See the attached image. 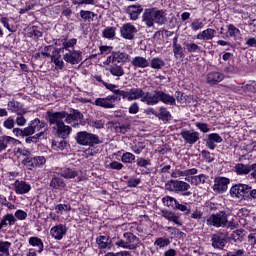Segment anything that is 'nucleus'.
<instances>
[{
	"label": "nucleus",
	"instance_id": "f257e3e1",
	"mask_svg": "<svg viewBox=\"0 0 256 256\" xmlns=\"http://www.w3.org/2000/svg\"><path fill=\"white\" fill-rule=\"evenodd\" d=\"M46 119L50 125H56V128L60 125H63L64 119L66 123H68V125H71L74 128H79L80 125L85 126V121H83V115L79 111H74L72 114H67V112L65 111H48L46 114Z\"/></svg>",
	"mask_w": 256,
	"mask_h": 256
},
{
	"label": "nucleus",
	"instance_id": "f03ea898",
	"mask_svg": "<svg viewBox=\"0 0 256 256\" xmlns=\"http://www.w3.org/2000/svg\"><path fill=\"white\" fill-rule=\"evenodd\" d=\"M122 95L123 101H137L141 100L146 105H157L159 103V90L154 92H145L141 88H131L127 91H118Z\"/></svg>",
	"mask_w": 256,
	"mask_h": 256
},
{
	"label": "nucleus",
	"instance_id": "7ed1b4c3",
	"mask_svg": "<svg viewBox=\"0 0 256 256\" xmlns=\"http://www.w3.org/2000/svg\"><path fill=\"white\" fill-rule=\"evenodd\" d=\"M143 22L147 27L157 25H165L167 23V14L163 10L146 9L143 13Z\"/></svg>",
	"mask_w": 256,
	"mask_h": 256
},
{
	"label": "nucleus",
	"instance_id": "20e7f679",
	"mask_svg": "<svg viewBox=\"0 0 256 256\" xmlns=\"http://www.w3.org/2000/svg\"><path fill=\"white\" fill-rule=\"evenodd\" d=\"M76 143L83 147H93L94 145L101 144V139L96 134L87 131H81L76 134Z\"/></svg>",
	"mask_w": 256,
	"mask_h": 256
},
{
	"label": "nucleus",
	"instance_id": "39448f33",
	"mask_svg": "<svg viewBox=\"0 0 256 256\" xmlns=\"http://www.w3.org/2000/svg\"><path fill=\"white\" fill-rule=\"evenodd\" d=\"M165 189L171 193H183L184 197L191 195V185L185 181L170 180L165 184Z\"/></svg>",
	"mask_w": 256,
	"mask_h": 256
},
{
	"label": "nucleus",
	"instance_id": "423d86ee",
	"mask_svg": "<svg viewBox=\"0 0 256 256\" xmlns=\"http://www.w3.org/2000/svg\"><path fill=\"white\" fill-rule=\"evenodd\" d=\"M206 223L211 227H231L232 229L235 228V224H233V222H229V220L227 219V213H225L224 211L212 214L206 220Z\"/></svg>",
	"mask_w": 256,
	"mask_h": 256
},
{
	"label": "nucleus",
	"instance_id": "0eeeda50",
	"mask_svg": "<svg viewBox=\"0 0 256 256\" xmlns=\"http://www.w3.org/2000/svg\"><path fill=\"white\" fill-rule=\"evenodd\" d=\"M136 241H139V238L131 232H126L123 234L122 239H118L115 242L116 247H121V249H129L130 251H135L137 249Z\"/></svg>",
	"mask_w": 256,
	"mask_h": 256
},
{
	"label": "nucleus",
	"instance_id": "6e6552de",
	"mask_svg": "<svg viewBox=\"0 0 256 256\" xmlns=\"http://www.w3.org/2000/svg\"><path fill=\"white\" fill-rule=\"evenodd\" d=\"M230 195L234 199H249V185L236 184L231 187Z\"/></svg>",
	"mask_w": 256,
	"mask_h": 256
},
{
	"label": "nucleus",
	"instance_id": "1a4fd4ad",
	"mask_svg": "<svg viewBox=\"0 0 256 256\" xmlns=\"http://www.w3.org/2000/svg\"><path fill=\"white\" fill-rule=\"evenodd\" d=\"M62 53L63 60L70 65H79L83 61V52L81 50H70Z\"/></svg>",
	"mask_w": 256,
	"mask_h": 256
},
{
	"label": "nucleus",
	"instance_id": "9d476101",
	"mask_svg": "<svg viewBox=\"0 0 256 256\" xmlns=\"http://www.w3.org/2000/svg\"><path fill=\"white\" fill-rule=\"evenodd\" d=\"M115 103H117V96L108 95L104 98H97L93 105L96 107H102V109H115Z\"/></svg>",
	"mask_w": 256,
	"mask_h": 256
},
{
	"label": "nucleus",
	"instance_id": "9b49d317",
	"mask_svg": "<svg viewBox=\"0 0 256 256\" xmlns=\"http://www.w3.org/2000/svg\"><path fill=\"white\" fill-rule=\"evenodd\" d=\"M47 124L44 121H41L39 118H36L30 121L29 125L25 128V132L28 135H33L35 131H46Z\"/></svg>",
	"mask_w": 256,
	"mask_h": 256
},
{
	"label": "nucleus",
	"instance_id": "f8f14e48",
	"mask_svg": "<svg viewBox=\"0 0 256 256\" xmlns=\"http://www.w3.org/2000/svg\"><path fill=\"white\" fill-rule=\"evenodd\" d=\"M135 33H137V27L131 23L123 24L120 29V35L123 39H128L129 41L135 39Z\"/></svg>",
	"mask_w": 256,
	"mask_h": 256
},
{
	"label": "nucleus",
	"instance_id": "ddd939ff",
	"mask_svg": "<svg viewBox=\"0 0 256 256\" xmlns=\"http://www.w3.org/2000/svg\"><path fill=\"white\" fill-rule=\"evenodd\" d=\"M180 135L188 145H195V143H197V141L200 139L199 132L191 130H182Z\"/></svg>",
	"mask_w": 256,
	"mask_h": 256
},
{
	"label": "nucleus",
	"instance_id": "4468645a",
	"mask_svg": "<svg viewBox=\"0 0 256 256\" xmlns=\"http://www.w3.org/2000/svg\"><path fill=\"white\" fill-rule=\"evenodd\" d=\"M50 235L56 241H61L67 235V226L65 224H58L51 228Z\"/></svg>",
	"mask_w": 256,
	"mask_h": 256
},
{
	"label": "nucleus",
	"instance_id": "2eb2a0df",
	"mask_svg": "<svg viewBox=\"0 0 256 256\" xmlns=\"http://www.w3.org/2000/svg\"><path fill=\"white\" fill-rule=\"evenodd\" d=\"M21 141L7 135L0 136V153L6 151L8 147H12V145H19Z\"/></svg>",
	"mask_w": 256,
	"mask_h": 256
},
{
	"label": "nucleus",
	"instance_id": "dca6fc26",
	"mask_svg": "<svg viewBox=\"0 0 256 256\" xmlns=\"http://www.w3.org/2000/svg\"><path fill=\"white\" fill-rule=\"evenodd\" d=\"M223 79H225V74L219 71H212L206 75V83L211 86L219 85Z\"/></svg>",
	"mask_w": 256,
	"mask_h": 256
},
{
	"label": "nucleus",
	"instance_id": "f3484780",
	"mask_svg": "<svg viewBox=\"0 0 256 256\" xmlns=\"http://www.w3.org/2000/svg\"><path fill=\"white\" fill-rule=\"evenodd\" d=\"M223 143V137L219 135L218 133H210L208 134L207 140H206V147L210 149L211 151H215L217 148V144Z\"/></svg>",
	"mask_w": 256,
	"mask_h": 256
},
{
	"label": "nucleus",
	"instance_id": "a211bd4d",
	"mask_svg": "<svg viewBox=\"0 0 256 256\" xmlns=\"http://www.w3.org/2000/svg\"><path fill=\"white\" fill-rule=\"evenodd\" d=\"M211 241L214 249H223L227 245V235L223 233L213 234Z\"/></svg>",
	"mask_w": 256,
	"mask_h": 256
},
{
	"label": "nucleus",
	"instance_id": "6ab92c4d",
	"mask_svg": "<svg viewBox=\"0 0 256 256\" xmlns=\"http://www.w3.org/2000/svg\"><path fill=\"white\" fill-rule=\"evenodd\" d=\"M230 183L229 178L219 177L215 179L213 185V191L216 193H225L227 191V185Z\"/></svg>",
	"mask_w": 256,
	"mask_h": 256
},
{
	"label": "nucleus",
	"instance_id": "aec40b11",
	"mask_svg": "<svg viewBox=\"0 0 256 256\" xmlns=\"http://www.w3.org/2000/svg\"><path fill=\"white\" fill-rule=\"evenodd\" d=\"M14 189L17 195H26L31 191V184L23 181V180H16L14 182Z\"/></svg>",
	"mask_w": 256,
	"mask_h": 256
},
{
	"label": "nucleus",
	"instance_id": "412c9836",
	"mask_svg": "<svg viewBox=\"0 0 256 256\" xmlns=\"http://www.w3.org/2000/svg\"><path fill=\"white\" fill-rule=\"evenodd\" d=\"M254 169H256V163L252 165L238 163L234 166V171L237 175H249L250 171H253Z\"/></svg>",
	"mask_w": 256,
	"mask_h": 256
},
{
	"label": "nucleus",
	"instance_id": "4be33fe9",
	"mask_svg": "<svg viewBox=\"0 0 256 256\" xmlns=\"http://www.w3.org/2000/svg\"><path fill=\"white\" fill-rule=\"evenodd\" d=\"M197 173H199V170L197 168H191L184 171L176 169L172 171L171 177H173L174 179H177L179 177H185V179H189L190 175H197Z\"/></svg>",
	"mask_w": 256,
	"mask_h": 256
},
{
	"label": "nucleus",
	"instance_id": "5701e85b",
	"mask_svg": "<svg viewBox=\"0 0 256 256\" xmlns=\"http://www.w3.org/2000/svg\"><path fill=\"white\" fill-rule=\"evenodd\" d=\"M208 177L205 174H195L190 175L188 178H185V181H188V183L194 185L195 187L199 185H205V182L207 181Z\"/></svg>",
	"mask_w": 256,
	"mask_h": 256
},
{
	"label": "nucleus",
	"instance_id": "b1692460",
	"mask_svg": "<svg viewBox=\"0 0 256 256\" xmlns=\"http://www.w3.org/2000/svg\"><path fill=\"white\" fill-rule=\"evenodd\" d=\"M75 45H77V38L62 39V47L59 49L60 53H66L68 51L75 50Z\"/></svg>",
	"mask_w": 256,
	"mask_h": 256
},
{
	"label": "nucleus",
	"instance_id": "393cba45",
	"mask_svg": "<svg viewBox=\"0 0 256 256\" xmlns=\"http://www.w3.org/2000/svg\"><path fill=\"white\" fill-rule=\"evenodd\" d=\"M217 31L212 28H207L196 35V39L200 41H212L215 38Z\"/></svg>",
	"mask_w": 256,
	"mask_h": 256
},
{
	"label": "nucleus",
	"instance_id": "a878e982",
	"mask_svg": "<svg viewBox=\"0 0 256 256\" xmlns=\"http://www.w3.org/2000/svg\"><path fill=\"white\" fill-rule=\"evenodd\" d=\"M235 91L238 93H255L256 92V82L249 81L247 83H243L241 86H237Z\"/></svg>",
	"mask_w": 256,
	"mask_h": 256
},
{
	"label": "nucleus",
	"instance_id": "bb28decb",
	"mask_svg": "<svg viewBox=\"0 0 256 256\" xmlns=\"http://www.w3.org/2000/svg\"><path fill=\"white\" fill-rule=\"evenodd\" d=\"M132 67H138V69H147L149 67V60L143 56H136L130 61Z\"/></svg>",
	"mask_w": 256,
	"mask_h": 256
},
{
	"label": "nucleus",
	"instance_id": "cd10ccee",
	"mask_svg": "<svg viewBox=\"0 0 256 256\" xmlns=\"http://www.w3.org/2000/svg\"><path fill=\"white\" fill-rule=\"evenodd\" d=\"M127 13L130 15V19L132 21H137L139 19V15L143 13V6L142 5H131L127 8Z\"/></svg>",
	"mask_w": 256,
	"mask_h": 256
},
{
	"label": "nucleus",
	"instance_id": "c85d7f7f",
	"mask_svg": "<svg viewBox=\"0 0 256 256\" xmlns=\"http://www.w3.org/2000/svg\"><path fill=\"white\" fill-rule=\"evenodd\" d=\"M51 61H52V63H54L56 69H60V71H62V69H64L65 62L63 61V58H61V52L60 51L56 50L52 54Z\"/></svg>",
	"mask_w": 256,
	"mask_h": 256
},
{
	"label": "nucleus",
	"instance_id": "c756f323",
	"mask_svg": "<svg viewBox=\"0 0 256 256\" xmlns=\"http://www.w3.org/2000/svg\"><path fill=\"white\" fill-rule=\"evenodd\" d=\"M58 137L61 139H67L69 135H71L72 128L70 126L65 125V122L60 126L56 127Z\"/></svg>",
	"mask_w": 256,
	"mask_h": 256
},
{
	"label": "nucleus",
	"instance_id": "7c9ffc66",
	"mask_svg": "<svg viewBox=\"0 0 256 256\" xmlns=\"http://www.w3.org/2000/svg\"><path fill=\"white\" fill-rule=\"evenodd\" d=\"M17 219L13 214H6L3 216V218L0 221V231L1 229H4V227H7V225H15Z\"/></svg>",
	"mask_w": 256,
	"mask_h": 256
},
{
	"label": "nucleus",
	"instance_id": "2f4dec72",
	"mask_svg": "<svg viewBox=\"0 0 256 256\" xmlns=\"http://www.w3.org/2000/svg\"><path fill=\"white\" fill-rule=\"evenodd\" d=\"M8 109L12 111V113H16V115H25V109H23L21 104L17 101L8 102Z\"/></svg>",
	"mask_w": 256,
	"mask_h": 256
},
{
	"label": "nucleus",
	"instance_id": "473e14b6",
	"mask_svg": "<svg viewBox=\"0 0 256 256\" xmlns=\"http://www.w3.org/2000/svg\"><path fill=\"white\" fill-rule=\"evenodd\" d=\"M50 187L52 189H56L57 191H63L65 189L66 184L65 181L59 177H53L50 181Z\"/></svg>",
	"mask_w": 256,
	"mask_h": 256
},
{
	"label": "nucleus",
	"instance_id": "72a5a7b5",
	"mask_svg": "<svg viewBox=\"0 0 256 256\" xmlns=\"http://www.w3.org/2000/svg\"><path fill=\"white\" fill-rule=\"evenodd\" d=\"M29 245H31V247H37L38 253H43V249L45 247V245L43 244V240H41V238L39 237H30L28 240Z\"/></svg>",
	"mask_w": 256,
	"mask_h": 256
},
{
	"label": "nucleus",
	"instance_id": "f704fd0d",
	"mask_svg": "<svg viewBox=\"0 0 256 256\" xmlns=\"http://www.w3.org/2000/svg\"><path fill=\"white\" fill-rule=\"evenodd\" d=\"M61 177H64V179H75L76 177H79V171L71 168H64L60 172Z\"/></svg>",
	"mask_w": 256,
	"mask_h": 256
},
{
	"label": "nucleus",
	"instance_id": "c9c22d12",
	"mask_svg": "<svg viewBox=\"0 0 256 256\" xmlns=\"http://www.w3.org/2000/svg\"><path fill=\"white\" fill-rule=\"evenodd\" d=\"M159 101L165 105H175V97L159 90Z\"/></svg>",
	"mask_w": 256,
	"mask_h": 256
},
{
	"label": "nucleus",
	"instance_id": "e433bc0d",
	"mask_svg": "<svg viewBox=\"0 0 256 256\" xmlns=\"http://www.w3.org/2000/svg\"><path fill=\"white\" fill-rule=\"evenodd\" d=\"M114 59L116 63H129L131 56L125 52H114Z\"/></svg>",
	"mask_w": 256,
	"mask_h": 256
},
{
	"label": "nucleus",
	"instance_id": "4c0bfd02",
	"mask_svg": "<svg viewBox=\"0 0 256 256\" xmlns=\"http://www.w3.org/2000/svg\"><path fill=\"white\" fill-rule=\"evenodd\" d=\"M173 53L176 59H181L183 57V47H181V44H178V38H173Z\"/></svg>",
	"mask_w": 256,
	"mask_h": 256
},
{
	"label": "nucleus",
	"instance_id": "58836bf2",
	"mask_svg": "<svg viewBox=\"0 0 256 256\" xmlns=\"http://www.w3.org/2000/svg\"><path fill=\"white\" fill-rule=\"evenodd\" d=\"M28 37H32L33 39H39V37H43V32L41 31V27L32 26L28 28Z\"/></svg>",
	"mask_w": 256,
	"mask_h": 256
},
{
	"label": "nucleus",
	"instance_id": "ea45409f",
	"mask_svg": "<svg viewBox=\"0 0 256 256\" xmlns=\"http://www.w3.org/2000/svg\"><path fill=\"white\" fill-rule=\"evenodd\" d=\"M151 69H163L165 67V61L162 58L154 57L149 62Z\"/></svg>",
	"mask_w": 256,
	"mask_h": 256
},
{
	"label": "nucleus",
	"instance_id": "a19ab883",
	"mask_svg": "<svg viewBox=\"0 0 256 256\" xmlns=\"http://www.w3.org/2000/svg\"><path fill=\"white\" fill-rule=\"evenodd\" d=\"M109 71L113 77L119 78V77H123V75H125V69L121 65L111 66Z\"/></svg>",
	"mask_w": 256,
	"mask_h": 256
},
{
	"label": "nucleus",
	"instance_id": "79ce46f5",
	"mask_svg": "<svg viewBox=\"0 0 256 256\" xmlns=\"http://www.w3.org/2000/svg\"><path fill=\"white\" fill-rule=\"evenodd\" d=\"M227 33L228 37H232L233 39H237V37H241V30L239 28L235 27L233 24H229L227 26Z\"/></svg>",
	"mask_w": 256,
	"mask_h": 256
},
{
	"label": "nucleus",
	"instance_id": "37998d69",
	"mask_svg": "<svg viewBox=\"0 0 256 256\" xmlns=\"http://www.w3.org/2000/svg\"><path fill=\"white\" fill-rule=\"evenodd\" d=\"M162 217H164V219H167V221H172V223H175L176 225H180L179 216L175 215V213L173 212L163 211Z\"/></svg>",
	"mask_w": 256,
	"mask_h": 256
},
{
	"label": "nucleus",
	"instance_id": "c03bdc74",
	"mask_svg": "<svg viewBox=\"0 0 256 256\" xmlns=\"http://www.w3.org/2000/svg\"><path fill=\"white\" fill-rule=\"evenodd\" d=\"M22 165L26 167V169H29L30 171H33L35 169V158L33 157H27V158H22L21 160Z\"/></svg>",
	"mask_w": 256,
	"mask_h": 256
},
{
	"label": "nucleus",
	"instance_id": "a18cd8bd",
	"mask_svg": "<svg viewBox=\"0 0 256 256\" xmlns=\"http://www.w3.org/2000/svg\"><path fill=\"white\" fill-rule=\"evenodd\" d=\"M130 149L135 153V155H141V153H143V149H145V144H143V142H134L131 144Z\"/></svg>",
	"mask_w": 256,
	"mask_h": 256
},
{
	"label": "nucleus",
	"instance_id": "49530a36",
	"mask_svg": "<svg viewBox=\"0 0 256 256\" xmlns=\"http://www.w3.org/2000/svg\"><path fill=\"white\" fill-rule=\"evenodd\" d=\"M116 31H117V29L115 27H106L102 31V35H103L104 39H113L116 35Z\"/></svg>",
	"mask_w": 256,
	"mask_h": 256
},
{
	"label": "nucleus",
	"instance_id": "de8ad7c7",
	"mask_svg": "<svg viewBox=\"0 0 256 256\" xmlns=\"http://www.w3.org/2000/svg\"><path fill=\"white\" fill-rule=\"evenodd\" d=\"M162 202L165 207H172V209H175L178 201L174 197L165 196L164 198H162Z\"/></svg>",
	"mask_w": 256,
	"mask_h": 256
},
{
	"label": "nucleus",
	"instance_id": "09e8293b",
	"mask_svg": "<svg viewBox=\"0 0 256 256\" xmlns=\"http://www.w3.org/2000/svg\"><path fill=\"white\" fill-rule=\"evenodd\" d=\"M52 149L54 151H65L67 149V142L65 140L53 141Z\"/></svg>",
	"mask_w": 256,
	"mask_h": 256
},
{
	"label": "nucleus",
	"instance_id": "8fccbe9b",
	"mask_svg": "<svg viewBox=\"0 0 256 256\" xmlns=\"http://www.w3.org/2000/svg\"><path fill=\"white\" fill-rule=\"evenodd\" d=\"M205 27V23L202 22L201 19H194L191 24H190V28L192 31H201V29H204Z\"/></svg>",
	"mask_w": 256,
	"mask_h": 256
},
{
	"label": "nucleus",
	"instance_id": "3c124183",
	"mask_svg": "<svg viewBox=\"0 0 256 256\" xmlns=\"http://www.w3.org/2000/svg\"><path fill=\"white\" fill-rule=\"evenodd\" d=\"M171 244V240H169V238H157L154 242V245H156V247H159V249H163V247H168V245Z\"/></svg>",
	"mask_w": 256,
	"mask_h": 256
},
{
	"label": "nucleus",
	"instance_id": "603ef678",
	"mask_svg": "<svg viewBox=\"0 0 256 256\" xmlns=\"http://www.w3.org/2000/svg\"><path fill=\"white\" fill-rule=\"evenodd\" d=\"M9 249H11V242L0 240V253H3L5 256H9Z\"/></svg>",
	"mask_w": 256,
	"mask_h": 256
},
{
	"label": "nucleus",
	"instance_id": "864d4df0",
	"mask_svg": "<svg viewBox=\"0 0 256 256\" xmlns=\"http://www.w3.org/2000/svg\"><path fill=\"white\" fill-rule=\"evenodd\" d=\"M96 243H97L99 249H107V245H109V237L99 236L96 239Z\"/></svg>",
	"mask_w": 256,
	"mask_h": 256
},
{
	"label": "nucleus",
	"instance_id": "5fc2aeb1",
	"mask_svg": "<svg viewBox=\"0 0 256 256\" xmlns=\"http://www.w3.org/2000/svg\"><path fill=\"white\" fill-rule=\"evenodd\" d=\"M156 117L165 121L171 117V114L167 111V108L159 107V113H156Z\"/></svg>",
	"mask_w": 256,
	"mask_h": 256
},
{
	"label": "nucleus",
	"instance_id": "6e6d98bb",
	"mask_svg": "<svg viewBox=\"0 0 256 256\" xmlns=\"http://www.w3.org/2000/svg\"><path fill=\"white\" fill-rule=\"evenodd\" d=\"M185 49L188 53H199L201 51V47L195 43H186Z\"/></svg>",
	"mask_w": 256,
	"mask_h": 256
},
{
	"label": "nucleus",
	"instance_id": "4d7b16f0",
	"mask_svg": "<svg viewBox=\"0 0 256 256\" xmlns=\"http://www.w3.org/2000/svg\"><path fill=\"white\" fill-rule=\"evenodd\" d=\"M195 127H197L201 133H210L211 131V126L207 123L196 122Z\"/></svg>",
	"mask_w": 256,
	"mask_h": 256
},
{
	"label": "nucleus",
	"instance_id": "13d9d810",
	"mask_svg": "<svg viewBox=\"0 0 256 256\" xmlns=\"http://www.w3.org/2000/svg\"><path fill=\"white\" fill-rule=\"evenodd\" d=\"M80 17L84 19V21H93V17H95V13L87 10H81Z\"/></svg>",
	"mask_w": 256,
	"mask_h": 256
},
{
	"label": "nucleus",
	"instance_id": "bf43d9fd",
	"mask_svg": "<svg viewBox=\"0 0 256 256\" xmlns=\"http://www.w3.org/2000/svg\"><path fill=\"white\" fill-rule=\"evenodd\" d=\"M122 163H132L135 161V154L131 152H125L121 157Z\"/></svg>",
	"mask_w": 256,
	"mask_h": 256
},
{
	"label": "nucleus",
	"instance_id": "052dcab7",
	"mask_svg": "<svg viewBox=\"0 0 256 256\" xmlns=\"http://www.w3.org/2000/svg\"><path fill=\"white\" fill-rule=\"evenodd\" d=\"M88 124L94 129H103L105 127V121L103 120H90Z\"/></svg>",
	"mask_w": 256,
	"mask_h": 256
},
{
	"label": "nucleus",
	"instance_id": "680f3d73",
	"mask_svg": "<svg viewBox=\"0 0 256 256\" xmlns=\"http://www.w3.org/2000/svg\"><path fill=\"white\" fill-rule=\"evenodd\" d=\"M55 211L58 215H63V211H71V206L67 204H57L55 206Z\"/></svg>",
	"mask_w": 256,
	"mask_h": 256
},
{
	"label": "nucleus",
	"instance_id": "e2e57ef3",
	"mask_svg": "<svg viewBox=\"0 0 256 256\" xmlns=\"http://www.w3.org/2000/svg\"><path fill=\"white\" fill-rule=\"evenodd\" d=\"M104 87H106L109 91H112L113 93H115V95H119V97H123V95H121L119 93V91H126V90H121V89H117V85L115 84H109L107 82H105Z\"/></svg>",
	"mask_w": 256,
	"mask_h": 256
},
{
	"label": "nucleus",
	"instance_id": "0e129e2a",
	"mask_svg": "<svg viewBox=\"0 0 256 256\" xmlns=\"http://www.w3.org/2000/svg\"><path fill=\"white\" fill-rule=\"evenodd\" d=\"M47 163V159L44 156H36L34 157V165L35 167H43Z\"/></svg>",
	"mask_w": 256,
	"mask_h": 256
},
{
	"label": "nucleus",
	"instance_id": "69168bd1",
	"mask_svg": "<svg viewBox=\"0 0 256 256\" xmlns=\"http://www.w3.org/2000/svg\"><path fill=\"white\" fill-rule=\"evenodd\" d=\"M136 163L138 167L147 168L148 165H151V160H147L145 158H138Z\"/></svg>",
	"mask_w": 256,
	"mask_h": 256
},
{
	"label": "nucleus",
	"instance_id": "338daca9",
	"mask_svg": "<svg viewBox=\"0 0 256 256\" xmlns=\"http://www.w3.org/2000/svg\"><path fill=\"white\" fill-rule=\"evenodd\" d=\"M128 112L130 113V115H137V113H139V103H132L128 108Z\"/></svg>",
	"mask_w": 256,
	"mask_h": 256
},
{
	"label": "nucleus",
	"instance_id": "774afa93",
	"mask_svg": "<svg viewBox=\"0 0 256 256\" xmlns=\"http://www.w3.org/2000/svg\"><path fill=\"white\" fill-rule=\"evenodd\" d=\"M245 249H233L227 253L226 256H244Z\"/></svg>",
	"mask_w": 256,
	"mask_h": 256
}]
</instances>
